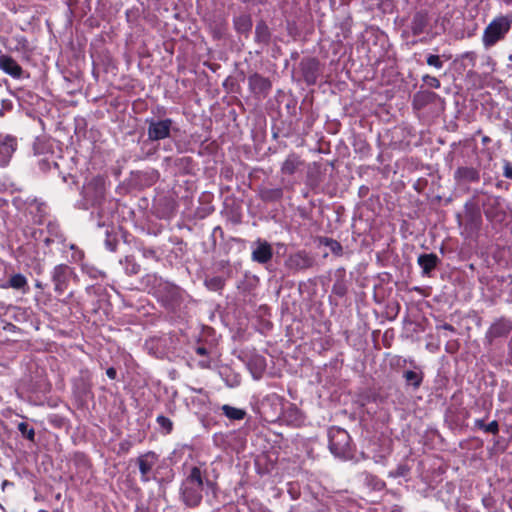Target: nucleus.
<instances>
[{
    "label": "nucleus",
    "instance_id": "1",
    "mask_svg": "<svg viewBox=\"0 0 512 512\" xmlns=\"http://www.w3.org/2000/svg\"><path fill=\"white\" fill-rule=\"evenodd\" d=\"M213 486L214 483L208 479L206 471L194 466L181 483L180 498L187 507H196L202 501L205 487L212 489Z\"/></svg>",
    "mask_w": 512,
    "mask_h": 512
},
{
    "label": "nucleus",
    "instance_id": "2",
    "mask_svg": "<svg viewBox=\"0 0 512 512\" xmlns=\"http://www.w3.org/2000/svg\"><path fill=\"white\" fill-rule=\"evenodd\" d=\"M512 26V16L501 15L495 17L484 29L482 43L486 49L495 46L502 41Z\"/></svg>",
    "mask_w": 512,
    "mask_h": 512
},
{
    "label": "nucleus",
    "instance_id": "3",
    "mask_svg": "<svg viewBox=\"0 0 512 512\" xmlns=\"http://www.w3.org/2000/svg\"><path fill=\"white\" fill-rule=\"evenodd\" d=\"M329 449L338 458H346L350 454V435L339 427H333L328 432Z\"/></svg>",
    "mask_w": 512,
    "mask_h": 512
},
{
    "label": "nucleus",
    "instance_id": "4",
    "mask_svg": "<svg viewBox=\"0 0 512 512\" xmlns=\"http://www.w3.org/2000/svg\"><path fill=\"white\" fill-rule=\"evenodd\" d=\"M148 125L147 136L151 141H160L171 136L172 131H177L174 127V121L170 118L155 119L148 118L145 120Z\"/></svg>",
    "mask_w": 512,
    "mask_h": 512
},
{
    "label": "nucleus",
    "instance_id": "5",
    "mask_svg": "<svg viewBox=\"0 0 512 512\" xmlns=\"http://www.w3.org/2000/svg\"><path fill=\"white\" fill-rule=\"evenodd\" d=\"M83 198L85 200V208L100 203L105 195L104 181L102 178H94L83 187Z\"/></svg>",
    "mask_w": 512,
    "mask_h": 512
},
{
    "label": "nucleus",
    "instance_id": "6",
    "mask_svg": "<svg viewBox=\"0 0 512 512\" xmlns=\"http://www.w3.org/2000/svg\"><path fill=\"white\" fill-rule=\"evenodd\" d=\"M73 270L66 264L56 265L51 272V280L54 284V291L57 294H63L69 284Z\"/></svg>",
    "mask_w": 512,
    "mask_h": 512
},
{
    "label": "nucleus",
    "instance_id": "7",
    "mask_svg": "<svg viewBox=\"0 0 512 512\" xmlns=\"http://www.w3.org/2000/svg\"><path fill=\"white\" fill-rule=\"evenodd\" d=\"M314 263V258L302 250L290 254L285 260V267L292 273H296L311 268Z\"/></svg>",
    "mask_w": 512,
    "mask_h": 512
},
{
    "label": "nucleus",
    "instance_id": "8",
    "mask_svg": "<svg viewBox=\"0 0 512 512\" xmlns=\"http://www.w3.org/2000/svg\"><path fill=\"white\" fill-rule=\"evenodd\" d=\"M158 460L159 456L153 451H148L138 456L137 464L139 466L142 482L146 483L155 478L153 468Z\"/></svg>",
    "mask_w": 512,
    "mask_h": 512
},
{
    "label": "nucleus",
    "instance_id": "9",
    "mask_svg": "<svg viewBox=\"0 0 512 512\" xmlns=\"http://www.w3.org/2000/svg\"><path fill=\"white\" fill-rule=\"evenodd\" d=\"M273 257V249L266 240L257 239L252 244L251 259L258 264H267Z\"/></svg>",
    "mask_w": 512,
    "mask_h": 512
},
{
    "label": "nucleus",
    "instance_id": "10",
    "mask_svg": "<svg viewBox=\"0 0 512 512\" xmlns=\"http://www.w3.org/2000/svg\"><path fill=\"white\" fill-rule=\"evenodd\" d=\"M17 149V139L10 134L0 133V166H6Z\"/></svg>",
    "mask_w": 512,
    "mask_h": 512
},
{
    "label": "nucleus",
    "instance_id": "11",
    "mask_svg": "<svg viewBox=\"0 0 512 512\" xmlns=\"http://www.w3.org/2000/svg\"><path fill=\"white\" fill-rule=\"evenodd\" d=\"M512 331V321L501 317L491 324L486 332V339L491 343L494 339L505 337Z\"/></svg>",
    "mask_w": 512,
    "mask_h": 512
},
{
    "label": "nucleus",
    "instance_id": "12",
    "mask_svg": "<svg viewBox=\"0 0 512 512\" xmlns=\"http://www.w3.org/2000/svg\"><path fill=\"white\" fill-rule=\"evenodd\" d=\"M300 69L305 82L309 85L316 83L319 76V61L315 58H306L300 62Z\"/></svg>",
    "mask_w": 512,
    "mask_h": 512
},
{
    "label": "nucleus",
    "instance_id": "13",
    "mask_svg": "<svg viewBox=\"0 0 512 512\" xmlns=\"http://www.w3.org/2000/svg\"><path fill=\"white\" fill-rule=\"evenodd\" d=\"M0 70L14 79H21L24 71L11 56L0 52Z\"/></svg>",
    "mask_w": 512,
    "mask_h": 512
},
{
    "label": "nucleus",
    "instance_id": "14",
    "mask_svg": "<svg viewBox=\"0 0 512 512\" xmlns=\"http://www.w3.org/2000/svg\"><path fill=\"white\" fill-rule=\"evenodd\" d=\"M454 179L459 185L478 182L480 172L474 167H458L454 172Z\"/></svg>",
    "mask_w": 512,
    "mask_h": 512
},
{
    "label": "nucleus",
    "instance_id": "15",
    "mask_svg": "<svg viewBox=\"0 0 512 512\" xmlns=\"http://www.w3.org/2000/svg\"><path fill=\"white\" fill-rule=\"evenodd\" d=\"M248 83H249L250 89L255 94L266 95V94H268V92L271 89L270 80L266 77H263V76L257 74V73L251 75L248 78Z\"/></svg>",
    "mask_w": 512,
    "mask_h": 512
},
{
    "label": "nucleus",
    "instance_id": "16",
    "mask_svg": "<svg viewBox=\"0 0 512 512\" xmlns=\"http://www.w3.org/2000/svg\"><path fill=\"white\" fill-rule=\"evenodd\" d=\"M439 262L440 259L434 253L421 254L417 259V263L422 269V275L427 277L431 276L432 271L437 267Z\"/></svg>",
    "mask_w": 512,
    "mask_h": 512
},
{
    "label": "nucleus",
    "instance_id": "17",
    "mask_svg": "<svg viewBox=\"0 0 512 512\" xmlns=\"http://www.w3.org/2000/svg\"><path fill=\"white\" fill-rule=\"evenodd\" d=\"M158 292L163 299L170 304L177 302L181 295L180 288L169 282H160Z\"/></svg>",
    "mask_w": 512,
    "mask_h": 512
},
{
    "label": "nucleus",
    "instance_id": "18",
    "mask_svg": "<svg viewBox=\"0 0 512 512\" xmlns=\"http://www.w3.org/2000/svg\"><path fill=\"white\" fill-rule=\"evenodd\" d=\"M428 23L429 18L427 13L422 11L415 13L410 23L412 34L414 36L422 34L426 30Z\"/></svg>",
    "mask_w": 512,
    "mask_h": 512
},
{
    "label": "nucleus",
    "instance_id": "19",
    "mask_svg": "<svg viewBox=\"0 0 512 512\" xmlns=\"http://www.w3.org/2000/svg\"><path fill=\"white\" fill-rule=\"evenodd\" d=\"M334 276H335V283L333 284L332 292L339 297H343L346 294L347 289H348L347 283L345 280V277H346L345 269L343 267L336 269Z\"/></svg>",
    "mask_w": 512,
    "mask_h": 512
},
{
    "label": "nucleus",
    "instance_id": "20",
    "mask_svg": "<svg viewBox=\"0 0 512 512\" xmlns=\"http://www.w3.org/2000/svg\"><path fill=\"white\" fill-rule=\"evenodd\" d=\"M302 165V161L298 155L291 153L287 156L281 166V173L292 175Z\"/></svg>",
    "mask_w": 512,
    "mask_h": 512
},
{
    "label": "nucleus",
    "instance_id": "21",
    "mask_svg": "<svg viewBox=\"0 0 512 512\" xmlns=\"http://www.w3.org/2000/svg\"><path fill=\"white\" fill-rule=\"evenodd\" d=\"M270 30L264 21L257 23L255 27V41L258 44L268 45L270 42Z\"/></svg>",
    "mask_w": 512,
    "mask_h": 512
},
{
    "label": "nucleus",
    "instance_id": "22",
    "mask_svg": "<svg viewBox=\"0 0 512 512\" xmlns=\"http://www.w3.org/2000/svg\"><path fill=\"white\" fill-rule=\"evenodd\" d=\"M423 377V372L420 369L407 370L403 373L406 384L412 386L414 389H418L421 386Z\"/></svg>",
    "mask_w": 512,
    "mask_h": 512
},
{
    "label": "nucleus",
    "instance_id": "23",
    "mask_svg": "<svg viewBox=\"0 0 512 512\" xmlns=\"http://www.w3.org/2000/svg\"><path fill=\"white\" fill-rule=\"evenodd\" d=\"M482 207L484 210V214L487 218L491 219L495 216V208L500 204V198L493 195H485L484 200L482 201Z\"/></svg>",
    "mask_w": 512,
    "mask_h": 512
},
{
    "label": "nucleus",
    "instance_id": "24",
    "mask_svg": "<svg viewBox=\"0 0 512 512\" xmlns=\"http://www.w3.org/2000/svg\"><path fill=\"white\" fill-rule=\"evenodd\" d=\"M283 196L281 188H263L260 190V198L265 202L278 201Z\"/></svg>",
    "mask_w": 512,
    "mask_h": 512
},
{
    "label": "nucleus",
    "instance_id": "25",
    "mask_svg": "<svg viewBox=\"0 0 512 512\" xmlns=\"http://www.w3.org/2000/svg\"><path fill=\"white\" fill-rule=\"evenodd\" d=\"M223 414L230 420H242L246 416V411L240 408H236L225 404L221 407Z\"/></svg>",
    "mask_w": 512,
    "mask_h": 512
},
{
    "label": "nucleus",
    "instance_id": "26",
    "mask_svg": "<svg viewBox=\"0 0 512 512\" xmlns=\"http://www.w3.org/2000/svg\"><path fill=\"white\" fill-rule=\"evenodd\" d=\"M237 32L247 34L252 28V20L248 15H241L234 20Z\"/></svg>",
    "mask_w": 512,
    "mask_h": 512
},
{
    "label": "nucleus",
    "instance_id": "27",
    "mask_svg": "<svg viewBox=\"0 0 512 512\" xmlns=\"http://www.w3.org/2000/svg\"><path fill=\"white\" fill-rule=\"evenodd\" d=\"M4 287H10L16 290H24L27 287V279L23 274H14L10 277L8 284Z\"/></svg>",
    "mask_w": 512,
    "mask_h": 512
},
{
    "label": "nucleus",
    "instance_id": "28",
    "mask_svg": "<svg viewBox=\"0 0 512 512\" xmlns=\"http://www.w3.org/2000/svg\"><path fill=\"white\" fill-rule=\"evenodd\" d=\"M12 41L15 43L12 50L20 53H28L31 51L28 40L23 35H15L12 37Z\"/></svg>",
    "mask_w": 512,
    "mask_h": 512
},
{
    "label": "nucleus",
    "instance_id": "29",
    "mask_svg": "<svg viewBox=\"0 0 512 512\" xmlns=\"http://www.w3.org/2000/svg\"><path fill=\"white\" fill-rule=\"evenodd\" d=\"M121 264L124 266L125 272L128 275H136L140 272V265L135 261L132 256H126Z\"/></svg>",
    "mask_w": 512,
    "mask_h": 512
},
{
    "label": "nucleus",
    "instance_id": "30",
    "mask_svg": "<svg viewBox=\"0 0 512 512\" xmlns=\"http://www.w3.org/2000/svg\"><path fill=\"white\" fill-rule=\"evenodd\" d=\"M364 482L368 487L376 491H380L385 487V483L381 479L369 473L364 474Z\"/></svg>",
    "mask_w": 512,
    "mask_h": 512
},
{
    "label": "nucleus",
    "instance_id": "31",
    "mask_svg": "<svg viewBox=\"0 0 512 512\" xmlns=\"http://www.w3.org/2000/svg\"><path fill=\"white\" fill-rule=\"evenodd\" d=\"M321 243L328 247L333 254L338 256L342 254L343 248L338 241L332 238H323Z\"/></svg>",
    "mask_w": 512,
    "mask_h": 512
},
{
    "label": "nucleus",
    "instance_id": "32",
    "mask_svg": "<svg viewBox=\"0 0 512 512\" xmlns=\"http://www.w3.org/2000/svg\"><path fill=\"white\" fill-rule=\"evenodd\" d=\"M18 430L22 434V436L30 441H34L35 439V430L33 427H30L26 422H20L18 424Z\"/></svg>",
    "mask_w": 512,
    "mask_h": 512
},
{
    "label": "nucleus",
    "instance_id": "33",
    "mask_svg": "<svg viewBox=\"0 0 512 512\" xmlns=\"http://www.w3.org/2000/svg\"><path fill=\"white\" fill-rule=\"evenodd\" d=\"M205 285L208 289H210L212 291H218L223 288L224 280H223V278H221L219 276H215V277L206 279Z\"/></svg>",
    "mask_w": 512,
    "mask_h": 512
},
{
    "label": "nucleus",
    "instance_id": "34",
    "mask_svg": "<svg viewBox=\"0 0 512 512\" xmlns=\"http://www.w3.org/2000/svg\"><path fill=\"white\" fill-rule=\"evenodd\" d=\"M47 231L49 233V236L55 237L58 241H60L61 243H64L65 239H64L63 234L61 233L60 227L57 223L49 222L47 224Z\"/></svg>",
    "mask_w": 512,
    "mask_h": 512
},
{
    "label": "nucleus",
    "instance_id": "35",
    "mask_svg": "<svg viewBox=\"0 0 512 512\" xmlns=\"http://www.w3.org/2000/svg\"><path fill=\"white\" fill-rule=\"evenodd\" d=\"M156 422L165 431L166 434H169L173 429V422L164 415L157 416Z\"/></svg>",
    "mask_w": 512,
    "mask_h": 512
},
{
    "label": "nucleus",
    "instance_id": "36",
    "mask_svg": "<svg viewBox=\"0 0 512 512\" xmlns=\"http://www.w3.org/2000/svg\"><path fill=\"white\" fill-rule=\"evenodd\" d=\"M426 62L429 66L440 70L444 66V61L441 60L439 55L429 54L426 58Z\"/></svg>",
    "mask_w": 512,
    "mask_h": 512
},
{
    "label": "nucleus",
    "instance_id": "37",
    "mask_svg": "<svg viewBox=\"0 0 512 512\" xmlns=\"http://www.w3.org/2000/svg\"><path fill=\"white\" fill-rule=\"evenodd\" d=\"M422 81L429 87H432L435 89H438L441 86L439 79H437L436 77L431 76L429 74L422 76Z\"/></svg>",
    "mask_w": 512,
    "mask_h": 512
},
{
    "label": "nucleus",
    "instance_id": "38",
    "mask_svg": "<svg viewBox=\"0 0 512 512\" xmlns=\"http://www.w3.org/2000/svg\"><path fill=\"white\" fill-rule=\"evenodd\" d=\"M409 468L406 465H399L394 471L390 472L392 477H404L408 474Z\"/></svg>",
    "mask_w": 512,
    "mask_h": 512
},
{
    "label": "nucleus",
    "instance_id": "39",
    "mask_svg": "<svg viewBox=\"0 0 512 512\" xmlns=\"http://www.w3.org/2000/svg\"><path fill=\"white\" fill-rule=\"evenodd\" d=\"M69 248L73 251L72 256H71L72 261L78 262V261L82 260V258H83V252H82V251H80V250L76 247V245H74V244H70V245H69Z\"/></svg>",
    "mask_w": 512,
    "mask_h": 512
},
{
    "label": "nucleus",
    "instance_id": "40",
    "mask_svg": "<svg viewBox=\"0 0 512 512\" xmlns=\"http://www.w3.org/2000/svg\"><path fill=\"white\" fill-rule=\"evenodd\" d=\"M484 432L491 433L493 435L498 434V432H499L498 422L494 420V421L490 422L489 424H486Z\"/></svg>",
    "mask_w": 512,
    "mask_h": 512
},
{
    "label": "nucleus",
    "instance_id": "41",
    "mask_svg": "<svg viewBox=\"0 0 512 512\" xmlns=\"http://www.w3.org/2000/svg\"><path fill=\"white\" fill-rule=\"evenodd\" d=\"M469 217L470 222L474 227H479L481 225V215L479 211L471 212Z\"/></svg>",
    "mask_w": 512,
    "mask_h": 512
},
{
    "label": "nucleus",
    "instance_id": "42",
    "mask_svg": "<svg viewBox=\"0 0 512 512\" xmlns=\"http://www.w3.org/2000/svg\"><path fill=\"white\" fill-rule=\"evenodd\" d=\"M434 96H435V93H433V92L418 93L414 97V102L415 103H418L420 101L424 102Z\"/></svg>",
    "mask_w": 512,
    "mask_h": 512
},
{
    "label": "nucleus",
    "instance_id": "43",
    "mask_svg": "<svg viewBox=\"0 0 512 512\" xmlns=\"http://www.w3.org/2000/svg\"><path fill=\"white\" fill-rule=\"evenodd\" d=\"M12 107H13V104H12L11 100L3 99L1 101L0 117H2L4 115V111L11 110Z\"/></svg>",
    "mask_w": 512,
    "mask_h": 512
},
{
    "label": "nucleus",
    "instance_id": "44",
    "mask_svg": "<svg viewBox=\"0 0 512 512\" xmlns=\"http://www.w3.org/2000/svg\"><path fill=\"white\" fill-rule=\"evenodd\" d=\"M503 175L505 178L512 179V164L507 160L504 161Z\"/></svg>",
    "mask_w": 512,
    "mask_h": 512
},
{
    "label": "nucleus",
    "instance_id": "45",
    "mask_svg": "<svg viewBox=\"0 0 512 512\" xmlns=\"http://www.w3.org/2000/svg\"><path fill=\"white\" fill-rule=\"evenodd\" d=\"M105 246L109 251H115L116 250V243L115 241L111 240L109 235H107V238L105 240Z\"/></svg>",
    "mask_w": 512,
    "mask_h": 512
},
{
    "label": "nucleus",
    "instance_id": "46",
    "mask_svg": "<svg viewBox=\"0 0 512 512\" xmlns=\"http://www.w3.org/2000/svg\"><path fill=\"white\" fill-rule=\"evenodd\" d=\"M474 425H475V427H477V428H479V429H481V430L485 431V426H486V424L484 423V420H482V419H476V420L474 421Z\"/></svg>",
    "mask_w": 512,
    "mask_h": 512
},
{
    "label": "nucleus",
    "instance_id": "47",
    "mask_svg": "<svg viewBox=\"0 0 512 512\" xmlns=\"http://www.w3.org/2000/svg\"><path fill=\"white\" fill-rule=\"evenodd\" d=\"M116 370L113 368V367H110L106 370V375L110 378V379H115L116 378Z\"/></svg>",
    "mask_w": 512,
    "mask_h": 512
},
{
    "label": "nucleus",
    "instance_id": "48",
    "mask_svg": "<svg viewBox=\"0 0 512 512\" xmlns=\"http://www.w3.org/2000/svg\"><path fill=\"white\" fill-rule=\"evenodd\" d=\"M196 353L198 355L205 356V355H207L208 352H207V349L205 347L199 346V347L196 348Z\"/></svg>",
    "mask_w": 512,
    "mask_h": 512
},
{
    "label": "nucleus",
    "instance_id": "49",
    "mask_svg": "<svg viewBox=\"0 0 512 512\" xmlns=\"http://www.w3.org/2000/svg\"><path fill=\"white\" fill-rule=\"evenodd\" d=\"M442 329H445V330H448V331H451V332H454L455 329L452 325L448 324V323H445L441 326Z\"/></svg>",
    "mask_w": 512,
    "mask_h": 512
},
{
    "label": "nucleus",
    "instance_id": "50",
    "mask_svg": "<svg viewBox=\"0 0 512 512\" xmlns=\"http://www.w3.org/2000/svg\"><path fill=\"white\" fill-rule=\"evenodd\" d=\"M465 58H468L470 60H475L476 54L474 52H466L464 55Z\"/></svg>",
    "mask_w": 512,
    "mask_h": 512
},
{
    "label": "nucleus",
    "instance_id": "51",
    "mask_svg": "<svg viewBox=\"0 0 512 512\" xmlns=\"http://www.w3.org/2000/svg\"><path fill=\"white\" fill-rule=\"evenodd\" d=\"M55 240H57L55 237L48 236V237H46V238H45L44 243L48 246V245H50L52 242H54Z\"/></svg>",
    "mask_w": 512,
    "mask_h": 512
},
{
    "label": "nucleus",
    "instance_id": "52",
    "mask_svg": "<svg viewBox=\"0 0 512 512\" xmlns=\"http://www.w3.org/2000/svg\"><path fill=\"white\" fill-rule=\"evenodd\" d=\"M202 367H208V363L201 362Z\"/></svg>",
    "mask_w": 512,
    "mask_h": 512
},
{
    "label": "nucleus",
    "instance_id": "53",
    "mask_svg": "<svg viewBox=\"0 0 512 512\" xmlns=\"http://www.w3.org/2000/svg\"><path fill=\"white\" fill-rule=\"evenodd\" d=\"M508 1L512 3V0H508Z\"/></svg>",
    "mask_w": 512,
    "mask_h": 512
}]
</instances>
